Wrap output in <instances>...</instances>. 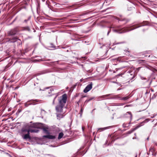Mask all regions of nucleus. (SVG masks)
Returning a JSON list of instances; mask_svg holds the SVG:
<instances>
[{"instance_id":"nucleus-19","label":"nucleus","mask_w":157,"mask_h":157,"mask_svg":"<svg viewBox=\"0 0 157 157\" xmlns=\"http://www.w3.org/2000/svg\"><path fill=\"white\" fill-rule=\"evenodd\" d=\"M17 38L16 37H14L12 39L10 40L11 41V42H16L17 40Z\"/></svg>"},{"instance_id":"nucleus-7","label":"nucleus","mask_w":157,"mask_h":157,"mask_svg":"<svg viewBox=\"0 0 157 157\" xmlns=\"http://www.w3.org/2000/svg\"><path fill=\"white\" fill-rule=\"evenodd\" d=\"M145 122L144 121H143L141 123H140L137 126L135 127L134 128L132 129L131 130L129 131L128 132V134H130L134 132V131L136 130V129L141 127L142 125V124H144Z\"/></svg>"},{"instance_id":"nucleus-23","label":"nucleus","mask_w":157,"mask_h":157,"mask_svg":"<svg viewBox=\"0 0 157 157\" xmlns=\"http://www.w3.org/2000/svg\"><path fill=\"white\" fill-rule=\"evenodd\" d=\"M42 60L41 59H35L34 60V62H39L40 61H42Z\"/></svg>"},{"instance_id":"nucleus-37","label":"nucleus","mask_w":157,"mask_h":157,"mask_svg":"<svg viewBox=\"0 0 157 157\" xmlns=\"http://www.w3.org/2000/svg\"><path fill=\"white\" fill-rule=\"evenodd\" d=\"M140 61H142V62H144V60H140Z\"/></svg>"},{"instance_id":"nucleus-30","label":"nucleus","mask_w":157,"mask_h":157,"mask_svg":"<svg viewBox=\"0 0 157 157\" xmlns=\"http://www.w3.org/2000/svg\"><path fill=\"white\" fill-rule=\"evenodd\" d=\"M88 71L89 72V73H91L92 72V70H89Z\"/></svg>"},{"instance_id":"nucleus-1","label":"nucleus","mask_w":157,"mask_h":157,"mask_svg":"<svg viewBox=\"0 0 157 157\" xmlns=\"http://www.w3.org/2000/svg\"><path fill=\"white\" fill-rule=\"evenodd\" d=\"M143 25H144L142 23H140L139 24L135 25L129 27L123 28H120L119 26H116L115 29H113V31L114 32L117 33H122L132 30Z\"/></svg>"},{"instance_id":"nucleus-40","label":"nucleus","mask_w":157,"mask_h":157,"mask_svg":"<svg viewBox=\"0 0 157 157\" xmlns=\"http://www.w3.org/2000/svg\"><path fill=\"white\" fill-rule=\"evenodd\" d=\"M82 128L83 130V127H82Z\"/></svg>"},{"instance_id":"nucleus-21","label":"nucleus","mask_w":157,"mask_h":157,"mask_svg":"<svg viewBox=\"0 0 157 157\" xmlns=\"http://www.w3.org/2000/svg\"><path fill=\"white\" fill-rule=\"evenodd\" d=\"M107 128V127L105 128H100L98 129V131L99 130H100V132H101V131H102L105 129Z\"/></svg>"},{"instance_id":"nucleus-47","label":"nucleus","mask_w":157,"mask_h":157,"mask_svg":"<svg viewBox=\"0 0 157 157\" xmlns=\"http://www.w3.org/2000/svg\"><path fill=\"white\" fill-rule=\"evenodd\" d=\"M94 110H95V109H93V111Z\"/></svg>"},{"instance_id":"nucleus-13","label":"nucleus","mask_w":157,"mask_h":157,"mask_svg":"<svg viewBox=\"0 0 157 157\" xmlns=\"http://www.w3.org/2000/svg\"><path fill=\"white\" fill-rule=\"evenodd\" d=\"M43 137L49 139H54L56 138L55 136L51 135H45L43 136Z\"/></svg>"},{"instance_id":"nucleus-4","label":"nucleus","mask_w":157,"mask_h":157,"mask_svg":"<svg viewBox=\"0 0 157 157\" xmlns=\"http://www.w3.org/2000/svg\"><path fill=\"white\" fill-rule=\"evenodd\" d=\"M39 101L37 100H31L28 101L27 102L25 103V107H28L31 105H35L36 104V102H38Z\"/></svg>"},{"instance_id":"nucleus-3","label":"nucleus","mask_w":157,"mask_h":157,"mask_svg":"<svg viewBox=\"0 0 157 157\" xmlns=\"http://www.w3.org/2000/svg\"><path fill=\"white\" fill-rule=\"evenodd\" d=\"M39 123H35L33 124H31L29 126V132L31 133L35 132L37 133L39 132V130L37 129H31L30 128H38L39 127Z\"/></svg>"},{"instance_id":"nucleus-15","label":"nucleus","mask_w":157,"mask_h":157,"mask_svg":"<svg viewBox=\"0 0 157 157\" xmlns=\"http://www.w3.org/2000/svg\"><path fill=\"white\" fill-rule=\"evenodd\" d=\"M119 98H120V100H124V101H125V100H128L129 98V96H127L123 97V98L119 97Z\"/></svg>"},{"instance_id":"nucleus-34","label":"nucleus","mask_w":157,"mask_h":157,"mask_svg":"<svg viewBox=\"0 0 157 157\" xmlns=\"http://www.w3.org/2000/svg\"><path fill=\"white\" fill-rule=\"evenodd\" d=\"M123 43V42L118 43H117V44H121V43Z\"/></svg>"},{"instance_id":"nucleus-43","label":"nucleus","mask_w":157,"mask_h":157,"mask_svg":"<svg viewBox=\"0 0 157 157\" xmlns=\"http://www.w3.org/2000/svg\"><path fill=\"white\" fill-rule=\"evenodd\" d=\"M123 67L121 68L120 69H122Z\"/></svg>"},{"instance_id":"nucleus-28","label":"nucleus","mask_w":157,"mask_h":157,"mask_svg":"<svg viewBox=\"0 0 157 157\" xmlns=\"http://www.w3.org/2000/svg\"><path fill=\"white\" fill-rule=\"evenodd\" d=\"M124 74V73H121V74H119L117 75L118 76H121L122 75H123Z\"/></svg>"},{"instance_id":"nucleus-31","label":"nucleus","mask_w":157,"mask_h":157,"mask_svg":"<svg viewBox=\"0 0 157 157\" xmlns=\"http://www.w3.org/2000/svg\"><path fill=\"white\" fill-rule=\"evenodd\" d=\"M28 20H24V22H27L28 21Z\"/></svg>"},{"instance_id":"nucleus-5","label":"nucleus","mask_w":157,"mask_h":157,"mask_svg":"<svg viewBox=\"0 0 157 157\" xmlns=\"http://www.w3.org/2000/svg\"><path fill=\"white\" fill-rule=\"evenodd\" d=\"M93 83L91 82L90 84H88L86 87L83 90V92L86 93L90 90L92 88Z\"/></svg>"},{"instance_id":"nucleus-35","label":"nucleus","mask_w":157,"mask_h":157,"mask_svg":"<svg viewBox=\"0 0 157 157\" xmlns=\"http://www.w3.org/2000/svg\"><path fill=\"white\" fill-rule=\"evenodd\" d=\"M108 142V141L107 140H106V142L105 143V144H107Z\"/></svg>"},{"instance_id":"nucleus-6","label":"nucleus","mask_w":157,"mask_h":157,"mask_svg":"<svg viewBox=\"0 0 157 157\" xmlns=\"http://www.w3.org/2000/svg\"><path fill=\"white\" fill-rule=\"evenodd\" d=\"M18 31L17 28H14L11 29L10 31L8 32V34L9 36H13L15 35Z\"/></svg>"},{"instance_id":"nucleus-46","label":"nucleus","mask_w":157,"mask_h":157,"mask_svg":"<svg viewBox=\"0 0 157 157\" xmlns=\"http://www.w3.org/2000/svg\"><path fill=\"white\" fill-rule=\"evenodd\" d=\"M15 20H14L13 21H15Z\"/></svg>"},{"instance_id":"nucleus-42","label":"nucleus","mask_w":157,"mask_h":157,"mask_svg":"<svg viewBox=\"0 0 157 157\" xmlns=\"http://www.w3.org/2000/svg\"><path fill=\"white\" fill-rule=\"evenodd\" d=\"M148 139H149V138H148H148H147V140H148Z\"/></svg>"},{"instance_id":"nucleus-2","label":"nucleus","mask_w":157,"mask_h":157,"mask_svg":"<svg viewBox=\"0 0 157 157\" xmlns=\"http://www.w3.org/2000/svg\"><path fill=\"white\" fill-rule=\"evenodd\" d=\"M67 100V95L64 94L62 96V98L59 100V104L56 107V110L57 112L62 113L63 108Z\"/></svg>"},{"instance_id":"nucleus-24","label":"nucleus","mask_w":157,"mask_h":157,"mask_svg":"<svg viewBox=\"0 0 157 157\" xmlns=\"http://www.w3.org/2000/svg\"><path fill=\"white\" fill-rule=\"evenodd\" d=\"M123 126L124 127H128V126L129 125H127L126 124H124L123 125Z\"/></svg>"},{"instance_id":"nucleus-44","label":"nucleus","mask_w":157,"mask_h":157,"mask_svg":"<svg viewBox=\"0 0 157 157\" xmlns=\"http://www.w3.org/2000/svg\"><path fill=\"white\" fill-rule=\"evenodd\" d=\"M130 121L129 122V124H130Z\"/></svg>"},{"instance_id":"nucleus-26","label":"nucleus","mask_w":157,"mask_h":157,"mask_svg":"<svg viewBox=\"0 0 157 157\" xmlns=\"http://www.w3.org/2000/svg\"><path fill=\"white\" fill-rule=\"evenodd\" d=\"M128 49H125V50H124V52H128V53L129 52V51H128Z\"/></svg>"},{"instance_id":"nucleus-22","label":"nucleus","mask_w":157,"mask_h":157,"mask_svg":"<svg viewBox=\"0 0 157 157\" xmlns=\"http://www.w3.org/2000/svg\"><path fill=\"white\" fill-rule=\"evenodd\" d=\"M149 151H151L153 153L155 151L154 149L153 148H150Z\"/></svg>"},{"instance_id":"nucleus-16","label":"nucleus","mask_w":157,"mask_h":157,"mask_svg":"<svg viewBox=\"0 0 157 157\" xmlns=\"http://www.w3.org/2000/svg\"><path fill=\"white\" fill-rule=\"evenodd\" d=\"M48 129V128H43L42 129L44 132H45L46 134H48L49 133V132L47 130V129Z\"/></svg>"},{"instance_id":"nucleus-32","label":"nucleus","mask_w":157,"mask_h":157,"mask_svg":"<svg viewBox=\"0 0 157 157\" xmlns=\"http://www.w3.org/2000/svg\"><path fill=\"white\" fill-rule=\"evenodd\" d=\"M30 1H32V0H27V1L29 3V2H30Z\"/></svg>"},{"instance_id":"nucleus-27","label":"nucleus","mask_w":157,"mask_h":157,"mask_svg":"<svg viewBox=\"0 0 157 157\" xmlns=\"http://www.w3.org/2000/svg\"><path fill=\"white\" fill-rule=\"evenodd\" d=\"M57 97V96L56 95V97H55L54 99H53V104H54V101H55V99Z\"/></svg>"},{"instance_id":"nucleus-10","label":"nucleus","mask_w":157,"mask_h":157,"mask_svg":"<svg viewBox=\"0 0 157 157\" xmlns=\"http://www.w3.org/2000/svg\"><path fill=\"white\" fill-rule=\"evenodd\" d=\"M125 117H129L130 118V121H131L132 119V115L131 113L130 112H128L124 115Z\"/></svg>"},{"instance_id":"nucleus-45","label":"nucleus","mask_w":157,"mask_h":157,"mask_svg":"<svg viewBox=\"0 0 157 157\" xmlns=\"http://www.w3.org/2000/svg\"><path fill=\"white\" fill-rule=\"evenodd\" d=\"M119 90V89H117V90Z\"/></svg>"},{"instance_id":"nucleus-17","label":"nucleus","mask_w":157,"mask_h":157,"mask_svg":"<svg viewBox=\"0 0 157 157\" xmlns=\"http://www.w3.org/2000/svg\"><path fill=\"white\" fill-rule=\"evenodd\" d=\"M56 116L58 119H59V118H62L63 116V115L58 113H56Z\"/></svg>"},{"instance_id":"nucleus-38","label":"nucleus","mask_w":157,"mask_h":157,"mask_svg":"<svg viewBox=\"0 0 157 157\" xmlns=\"http://www.w3.org/2000/svg\"><path fill=\"white\" fill-rule=\"evenodd\" d=\"M85 97H86V96H82V98H83Z\"/></svg>"},{"instance_id":"nucleus-29","label":"nucleus","mask_w":157,"mask_h":157,"mask_svg":"<svg viewBox=\"0 0 157 157\" xmlns=\"http://www.w3.org/2000/svg\"><path fill=\"white\" fill-rule=\"evenodd\" d=\"M80 100H79L78 101V102H77V104H78V105H79V102H80Z\"/></svg>"},{"instance_id":"nucleus-36","label":"nucleus","mask_w":157,"mask_h":157,"mask_svg":"<svg viewBox=\"0 0 157 157\" xmlns=\"http://www.w3.org/2000/svg\"><path fill=\"white\" fill-rule=\"evenodd\" d=\"M128 72L129 73H131V72L130 71H128Z\"/></svg>"},{"instance_id":"nucleus-11","label":"nucleus","mask_w":157,"mask_h":157,"mask_svg":"<svg viewBox=\"0 0 157 157\" xmlns=\"http://www.w3.org/2000/svg\"><path fill=\"white\" fill-rule=\"evenodd\" d=\"M29 128L28 129H27L25 128H23L21 129V134L22 135L23 134H25V133L27 132L28 133V132L29 131Z\"/></svg>"},{"instance_id":"nucleus-33","label":"nucleus","mask_w":157,"mask_h":157,"mask_svg":"<svg viewBox=\"0 0 157 157\" xmlns=\"http://www.w3.org/2000/svg\"><path fill=\"white\" fill-rule=\"evenodd\" d=\"M110 30H109V31H108V33H107V35H109V33L110 32Z\"/></svg>"},{"instance_id":"nucleus-8","label":"nucleus","mask_w":157,"mask_h":157,"mask_svg":"<svg viewBox=\"0 0 157 157\" xmlns=\"http://www.w3.org/2000/svg\"><path fill=\"white\" fill-rule=\"evenodd\" d=\"M22 138L24 139H25L26 140H27L29 139V140H30L31 139V137L30 136V132H28V133H27L26 134H24L22 135H21Z\"/></svg>"},{"instance_id":"nucleus-25","label":"nucleus","mask_w":157,"mask_h":157,"mask_svg":"<svg viewBox=\"0 0 157 157\" xmlns=\"http://www.w3.org/2000/svg\"><path fill=\"white\" fill-rule=\"evenodd\" d=\"M83 109H83V108H81V110H80V112H81V115L82 113V112H83Z\"/></svg>"},{"instance_id":"nucleus-41","label":"nucleus","mask_w":157,"mask_h":157,"mask_svg":"<svg viewBox=\"0 0 157 157\" xmlns=\"http://www.w3.org/2000/svg\"><path fill=\"white\" fill-rule=\"evenodd\" d=\"M25 4H26V5H28V4H27V2H26V3H25Z\"/></svg>"},{"instance_id":"nucleus-20","label":"nucleus","mask_w":157,"mask_h":157,"mask_svg":"<svg viewBox=\"0 0 157 157\" xmlns=\"http://www.w3.org/2000/svg\"><path fill=\"white\" fill-rule=\"evenodd\" d=\"M25 30H27L29 32L30 31V29L29 27H26L25 28Z\"/></svg>"},{"instance_id":"nucleus-39","label":"nucleus","mask_w":157,"mask_h":157,"mask_svg":"<svg viewBox=\"0 0 157 157\" xmlns=\"http://www.w3.org/2000/svg\"><path fill=\"white\" fill-rule=\"evenodd\" d=\"M43 111L45 112V111L44 110L41 109V111Z\"/></svg>"},{"instance_id":"nucleus-18","label":"nucleus","mask_w":157,"mask_h":157,"mask_svg":"<svg viewBox=\"0 0 157 157\" xmlns=\"http://www.w3.org/2000/svg\"><path fill=\"white\" fill-rule=\"evenodd\" d=\"M63 132H60L59 135L58 137V139H61L63 136Z\"/></svg>"},{"instance_id":"nucleus-14","label":"nucleus","mask_w":157,"mask_h":157,"mask_svg":"<svg viewBox=\"0 0 157 157\" xmlns=\"http://www.w3.org/2000/svg\"><path fill=\"white\" fill-rule=\"evenodd\" d=\"M94 97H93L92 98H91L86 100L84 102V104L83 105V106H84L85 105H86V104L89 101H91L92 99H94Z\"/></svg>"},{"instance_id":"nucleus-9","label":"nucleus","mask_w":157,"mask_h":157,"mask_svg":"<svg viewBox=\"0 0 157 157\" xmlns=\"http://www.w3.org/2000/svg\"><path fill=\"white\" fill-rule=\"evenodd\" d=\"M112 94H106V95H102V96H99L98 98V100H100V99H113V98H105L106 97H109V96H110V95H111Z\"/></svg>"},{"instance_id":"nucleus-12","label":"nucleus","mask_w":157,"mask_h":157,"mask_svg":"<svg viewBox=\"0 0 157 157\" xmlns=\"http://www.w3.org/2000/svg\"><path fill=\"white\" fill-rule=\"evenodd\" d=\"M116 19L118 20L119 21H124L125 23L124 24H125L128 21V20L126 19L125 18H122V17L120 18L117 17Z\"/></svg>"},{"instance_id":"nucleus-48","label":"nucleus","mask_w":157,"mask_h":157,"mask_svg":"<svg viewBox=\"0 0 157 157\" xmlns=\"http://www.w3.org/2000/svg\"><path fill=\"white\" fill-rule=\"evenodd\" d=\"M48 155H50L48 154Z\"/></svg>"}]
</instances>
